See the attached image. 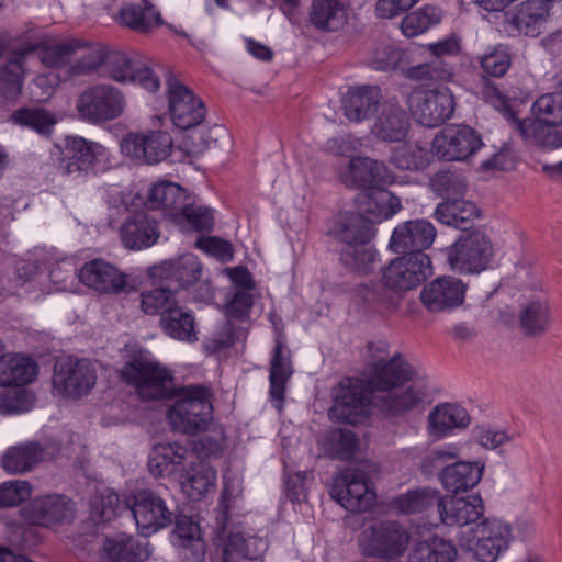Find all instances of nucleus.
I'll use <instances>...</instances> for the list:
<instances>
[{
    "label": "nucleus",
    "instance_id": "nucleus-7",
    "mask_svg": "<svg viewBox=\"0 0 562 562\" xmlns=\"http://www.w3.org/2000/svg\"><path fill=\"white\" fill-rule=\"evenodd\" d=\"M80 116L91 123H102L117 119L124 111L123 93L111 85H94L87 88L77 100Z\"/></svg>",
    "mask_w": 562,
    "mask_h": 562
},
{
    "label": "nucleus",
    "instance_id": "nucleus-22",
    "mask_svg": "<svg viewBox=\"0 0 562 562\" xmlns=\"http://www.w3.org/2000/svg\"><path fill=\"white\" fill-rule=\"evenodd\" d=\"M25 514L34 525L66 524L75 517V504L65 495L48 494L34 498L25 509Z\"/></svg>",
    "mask_w": 562,
    "mask_h": 562
},
{
    "label": "nucleus",
    "instance_id": "nucleus-41",
    "mask_svg": "<svg viewBox=\"0 0 562 562\" xmlns=\"http://www.w3.org/2000/svg\"><path fill=\"white\" fill-rule=\"evenodd\" d=\"M471 417L465 408L458 404L437 405L428 415V429L435 437H445L454 428H467Z\"/></svg>",
    "mask_w": 562,
    "mask_h": 562
},
{
    "label": "nucleus",
    "instance_id": "nucleus-54",
    "mask_svg": "<svg viewBox=\"0 0 562 562\" xmlns=\"http://www.w3.org/2000/svg\"><path fill=\"white\" fill-rule=\"evenodd\" d=\"M532 119L552 125H562V92L544 93L536 99L532 104Z\"/></svg>",
    "mask_w": 562,
    "mask_h": 562
},
{
    "label": "nucleus",
    "instance_id": "nucleus-44",
    "mask_svg": "<svg viewBox=\"0 0 562 562\" xmlns=\"http://www.w3.org/2000/svg\"><path fill=\"white\" fill-rule=\"evenodd\" d=\"M308 19L311 24L324 32H335L347 21V9L339 0H313Z\"/></svg>",
    "mask_w": 562,
    "mask_h": 562
},
{
    "label": "nucleus",
    "instance_id": "nucleus-19",
    "mask_svg": "<svg viewBox=\"0 0 562 562\" xmlns=\"http://www.w3.org/2000/svg\"><path fill=\"white\" fill-rule=\"evenodd\" d=\"M131 509L137 528L145 536L167 527L173 517L166 502L150 490H143L136 493Z\"/></svg>",
    "mask_w": 562,
    "mask_h": 562
},
{
    "label": "nucleus",
    "instance_id": "nucleus-5",
    "mask_svg": "<svg viewBox=\"0 0 562 562\" xmlns=\"http://www.w3.org/2000/svg\"><path fill=\"white\" fill-rule=\"evenodd\" d=\"M408 543V532L395 521L373 524L361 531L358 540L363 557L386 561L402 557Z\"/></svg>",
    "mask_w": 562,
    "mask_h": 562
},
{
    "label": "nucleus",
    "instance_id": "nucleus-37",
    "mask_svg": "<svg viewBox=\"0 0 562 562\" xmlns=\"http://www.w3.org/2000/svg\"><path fill=\"white\" fill-rule=\"evenodd\" d=\"M484 467L477 462L459 461L445 467L440 474L443 487L451 493L467 492L479 484Z\"/></svg>",
    "mask_w": 562,
    "mask_h": 562
},
{
    "label": "nucleus",
    "instance_id": "nucleus-50",
    "mask_svg": "<svg viewBox=\"0 0 562 562\" xmlns=\"http://www.w3.org/2000/svg\"><path fill=\"white\" fill-rule=\"evenodd\" d=\"M246 339V329L233 322L225 321L203 342L204 352L220 355L228 350L236 341Z\"/></svg>",
    "mask_w": 562,
    "mask_h": 562
},
{
    "label": "nucleus",
    "instance_id": "nucleus-53",
    "mask_svg": "<svg viewBox=\"0 0 562 562\" xmlns=\"http://www.w3.org/2000/svg\"><path fill=\"white\" fill-rule=\"evenodd\" d=\"M358 439L348 429H333L326 434L324 448L335 459L349 460L356 453Z\"/></svg>",
    "mask_w": 562,
    "mask_h": 562
},
{
    "label": "nucleus",
    "instance_id": "nucleus-6",
    "mask_svg": "<svg viewBox=\"0 0 562 562\" xmlns=\"http://www.w3.org/2000/svg\"><path fill=\"white\" fill-rule=\"evenodd\" d=\"M493 257V246L481 229L461 236L448 249V262L459 273H480Z\"/></svg>",
    "mask_w": 562,
    "mask_h": 562
},
{
    "label": "nucleus",
    "instance_id": "nucleus-13",
    "mask_svg": "<svg viewBox=\"0 0 562 562\" xmlns=\"http://www.w3.org/2000/svg\"><path fill=\"white\" fill-rule=\"evenodd\" d=\"M94 366L87 359L67 358L58 361L53 375L54 390L67 397L86 395L95 384Z\"/></svg>",
    "mask_w": 562,
    "mask_h": 562
},
{
    "label": "nucleus",
    "instance_id": "nucleus-51",
    "mask_svg": "<svg viewBox=\"0 0 562 562\" xmlns=\"http://www.w3.org/2000/svg\"><path fill=\"white\" fill-rule=\"evenodd\" d=\"M11 120L45 136L52 133L57 123V119L53 113L40 106L18 109L12 113Z\"/></svg>",
    "mask_w": 562,
    "mask_h": 562
},
{
    "label": "nucleus",
    "instance_id": "nucleus-30",
    "mask_svg": "<svg viewBox=\"0 0 562 562\" xmlns=\"http://www.w3.org/2000/svg\"><path fill=\"white\" fill-rule=\"evenodd\" d=\"M358 211L374 223L389 220L402 210V203L398 196L389 190L373 188L369 192L362 193L357 198Z\"/></svg>",
    "mask_w": 562,
    "mask_h": 562
},
{
    "label": "nucleus",
    "instance_id": "nucleus-62",
    "mask_svg": "<svg viewBox=\"0 0 562 562\" xmlns=\"http://www.w3.org/2000/svg\"><path fill=\"white\" fill-rule=\"evenodd\" d=\"M78 41L56 43L49 46L35 47L38 59L48 67H60L69 63L75 54Z\"/></svg>",
    "mask_w": 562,
    "mask_h": 562
},
{
    "label": "nucleus",
    "instance_id": "nucleus-4",
    "mask_svg": "<svg viewBox=\"0 0 562 562\" xmlns=\"http://www.w3.org/2000/svg\"><path fill=\"white\" fill-rule=\"evenodd\" d=\"M122 379L133 385L143 401L170 398L176 392L171 372L156 361L135 359L124 364Z\"/></svg>",
    "mask_w": 562,
    "mask_h": 562
},
{
    "label": "nucleus",
    "instance_id": "nucleus-57",
    "mask_svg": "<svg viewBox=\"0 0 562 562\" xmlns=\"http://www.w3.org/2000/svg\"><path fill=\"white\" fill-rule=\"evenodd\" d=\"M173 221L179 224L186 222L194 231H211L214 225L212 210L194 204L190 196L187 198L183 209H180Z\"/></svg>",
    "mask_w": 562,
    "mask_h": 562
},
{
    "label": "nucleus",
    "instance_id": "nucleus-33",
    "mask_svg": "<svg viewBox=\"0 0 562 562\" xmlns=\"http://www.w3.org/2000/svg\"><path fill=\"white\" fill-rule=\"evenodd\" d=\"M35 46H27L0 67V100L15 102L22 93L25 79V56L33 53Z\"/></svg>",
    "mask_w": 562,
    "mask_h": 562
},
{
    "label": "nucleus",
    "instance_id": "nucleus-17",
    "mask_svg": "<svg viewBox=\"0 0 562 562\" xmlns=\"http://www.w3.org/2000/svg\"><path fill=\"white\" fill-rule=\"evenodd\" d=\"M104 75L116 82L138 83L149 92L160 87L159 77L146 64L122 52H109Z\"/></svg>",
    "mask_w": 562,
    "mask_h": 562
},
{
    "label": "nucleus",
    "instance_id": "nucleus-49",
    "mask_svg": "<svg viewBox=\"0 0 562 562\" xmlns=\"http://www.w3.org/2000/svg\"><path fill=\"white\" fill-rule=\"evenodd\" d=\"M442 497L435 488L423 487L400 495L394 499V506L402 514H415L436 506L439 513Z\"/></svg>",
    "mask_w": 562,
    "mask_h": 562
},
{
    "label": "nucleus",
    "instance_id": "nucleus-25",
    "mask_svg": "<svg viewBox=\"0 0 562 562\" xmlns=\"http://www.w3.org/2000/svg\"><path fill=\"white\" fill-rule=\"evenodd\" d=\"M158 222L147 213L138 212L125 218L120 227V238L125 248L140 250L157 243Z\"/></svg>",
    "mask_w": 562,
    "mask_h": 562
},
{
    "label": "nucleus",
    "instance_id": "nucleus-32",
    "mask_svg": "<svg viewBox=\"0 0 562 562\" xmlns=\"http://www.w3.org/2000/svg\"><path fill=\"white\" fill-rule=\"evenodd\" d=\"M148 551L132 536L116 533L108 536L100 549V562H144Z\"/></svg>",
    "mask_w": 562,
    "mask_h": 562
},
{
    "label": "nucleus",
    "instance_id": "nucleus-60",
    "mask_svg": "<svg viewBox=\"0 0 562 562\" xmlns=\"http://www.w3.org/2000/svg\"><path fill=\"white\" fill-rule=\"evenodd\" d=\"M120 509V497L111 490L94 495L90 502V516L95 522L112 520Z\"/></svg>",
    "mask_w": 562,
    "mask_h": 562
},
{
    "label": "nucleus",
    "instance_id": "nucleus-26",
    "mask_svg": "<svg viewBox=\"0 0 562 562\" xmlns=\"http://www.w3.org/2000/svg\"><path fill=\"white\" fill-rule=\"evenodd\" d=\"M171 542L179 557L184 561L202 562L205 555V542L201 537L199 524L191 517L177 516Z\"/></svg>",
    "mask_w": 562,
    "mask_h": 562
},
{
    "label": "nucleus",
    "instance_id": "nucleus-46",
    "mask_svg": "<svg viewBox=\"0 0 562 562\" xmlns=\"http://www.w3.org/2000/svg\"><path fill=\"white\" fill-rule=\"evenodd\" d=\"M335 236L346 245L368 244L373 236V226L359 211L345 213L337 220Z\"/></svg>",
    "mask_w": 562,
    "mask_h": 562
},
{
    "label": "nucleus",
    "instance_id": "nucleus-3",
    "mask_svg": "<svg viewBox=\"0 0 562 562\" xmlns=\"http://www.w3.org/2000/svg\"><path fill=\"white\" fill-rule=\"evenodd\" d=\"M52 156L59 175L77 180L98 172L106 158V149L83 137L68 136L64 147L55 146Z\"/></svg>",
    "mask_w": 562,
    "mask_h": 562
},
{
    "label": "nucleus",
    "instance_id": "nucleus-21",
    "mask_svg": "<svg viewBox=\"0 0 562 562\" xmlns=\"http://www.w3.org/2000/svg\"><path fill=\"white\" fill-rule=\"evenodd\" d=\"M465 284L454 277H440L424 286L422 304L431 313L448 312L464 301Z\"/></svg>",
    "mask_w": 562,
    "mask_h": 562
},
{
    "label": "nucleus",
    "instance_id": "nucleus-34",
    "mask_svg": "<svg viewBox=\"0 0 562 562\" xmlns=\"http://www.w3.org/2000/svg\"><path fill=\"white\" fill-rule=\"evenodd\" d=\"M120 25L133 31L146 33L162 24L160 13L148 0L124 3L116 16Z\"/></svg>",
    "mask_w": 562,
    "mask_h": 562
},
{
    "label": "nucleus",
    "instance_id": "nucleus-10",
    "mask_svg": "<svg viewBox=\"0 0 562 562\" xmlns=\"http://www.w3.org/2000/svg\"><path fill=\"white\" fill-rule=\"evenodd\" d=\"M330 495L350 512H364L375 499L374 492L369 487L368 474L356 468H347L335 477Z\"/></svg>",
    "mask_w": 562,
    "mask_h": 562
},
{
    "label": "nucleus",
    "instance_id": "nucleus-59",
    "mask_svg": "<svg viewBox=\"0 0 562 562\" xmlns=\"http://www.w3.org/2000/svg\"><path fill=\"white\" fill-rule=\"evenodd\" d=\"M391 162L402 170H422L429 162L428 151L417 145L404 144L393 151Z\"/></svg>",
    "mask_w": 562,
    "mask_h": 562
},
{
    "label": "nucleus",
    "instance_id": "nucleus-35",
    "mask_svg": "<svg viewBox=\"0 0 562 562\" xmlns=\"http://www.w3.org/2000/svg\"><path fill=\"white\" fill-rule=\"evenodd\" d=\"M182 491L192 501H200L216 481V471L198 458L190 460L186 468L181 469L179 477Z\"/></svg>",
    "mask_w": 562,
    "mask_h": 562
},
{
    "label": "nucleus",
    "instance_id": "nucleus-24",
    "mask_svg": "<svg viewBox=\"0 0 562 562\" xmlns=\"http://www.w3.org/2000/svg\"><path fill=\"white\" fill-rule=\"evenodd\" d=\"M409 116L406 111L393 100L381 104L380 112L372 125V134L383 142H403L409 131Z\"/></svg>",
    "mask_w": 562,
    "mask_h": 562
},
{
    "label": "nucleus",
    "instance_id": "nucleus-12",
    "mask_svg": "<svg viewBox=\"0 0 562 562\" xmlns=\"http://www.w3.org/2000/svg\"><path fill=\"white\" fill-rule=\"evenodd\" d=\"M407 102L413 117L426 127L445 123L454 111V99L448 88L414 91Z\"/></svg>",
    "mask_w": 562,
    "mask_h": 562
},
{
    "label": "nucleus",
    "instance_id": "nucleus-28",
    "mask_svg": "<svg viewBox=\"0 0 562 562\" xmlns=\"http://www.w3.org/2000/svg\"><path fill=\"white\" fill-rule=\"evenodd\" d=\"M483 501L479 495L442 498L439 505L441 521L448 526H471L482 518Z\"/></svg>",
    "mask_w": 562,
    "mask_h": 562
},
{
    "label": "nucleus",
    "instance_id": "nucleus-14",
    "mask_svg": "<svg viewBox=\"0 0 562 562\" xmlns=\"http://www.w3.org/2000/svg\"><path fill=\"white\" fill-rule=\"evenodd\" d=\"M166 85L168 88V108L172 123L181 130H189L200 125L206 113L202 100L172 75H169L166 79Z\"/></svg>",
    "mask_w": 562,
    "mask_h": 562
},
{
    "label": "nucleus",
    "instance_id": "nucleus-42",
    "mask_svg": "<svg viewBox=\"0 0 562 562\" xmlns=\"http://www.w3.org/2000/svg\"><path fill=\"white\" fill-rule=\"evenodd\" d=\"M187 191L179 184L170 181H161L154 184L147 195L146 205L150 209H159L167 216L175 220L188 198Z\"/></svg>",
    "mask_w": 562,
    "mask_h": 562
},
{
    "label": "nucleus",
    "instance_id": "nucleus-31",
    "mask_svg": "<svg viewBox=\"0 0 562 562\" xmlns=\"http://www.w3.org/2000/svg\"><path fill=\"white\" fill-rule=\"evenodd\" d=\"M434 217L441 224L468 233L480 217V210L473 202L468 200L445 199L435 209Z\"/></svg>",
    "mask_w": 562,
    "mask_h": 562
},
{
    "label": "nucleus",
    "instance_id": "nucleus-43",
    "mask_svg": "<svg viewBox=\"0 0 562 562\" xmlns=\"http://www.w3.org/2000/svg\"><path fill=\"white\" fill-rule=\"evenodd\" d=\"M36 374L37 364L30 357L8 355L0 358L1 386H20L32 383Z\"/></svg>",
    "mask_w": 562,
    "mask_h": 562
},
{
    "label": "nucleus",
    "instance_id": "nucleus-29",
    "mask_svg": "<svg viewBox=\"0 0 562 562\" xmlns=\"http://www.w3.org/2000/svg\"><path fill=\"white\" fill-rule=\"evenodd\" d=\"M382 93L376 86L351 87L342 98L345 116L352 122H361L371 117L380 106Z\"/></svg>",
    "mask_w": 562,
    "mask_h": 562
},
{
    "label": "nucleus",
    "instance_id": "nucleus-11",
    "mask_svg": "<svg viewBox=\"0 0 562 562\" xmlns=\"http://www.w3.org/2000/svg\"><path fill=\"white\" fill-rule=\"evenodd\" d=\"M470 530L472 536L462 537L461 541L481 562H495L508 547L510 528L499 520L483 519Z\"/></svg>",
    "mask_w": 562,
    "mask_h": 562
},
{
    "label": "nucleus",
    "instance_id": "nucleus-45",
    "mask_svg": "<svg viewBox=\"0 0 562 562\" xmlns=\"http://www.w3.org/2000/svg\"><path fill=\"white\" fill-rule=\"evenodd\" d=\"M159 325L162 331L173 339L187 342L198 340L192 312L179 303L159 318Z\"/></svg>",
    "mask_w": 562,
    "mask_h": 562
},
{
    "label": "nucleus",
    "instance_id": "nucleus-40",
    "mask_svg": "<svg viewBox=\"0 0 562 562\" xmlns=\"http://www.w3.org/2000/svg\"><path fill=\"white\" fill-rule=\"evenodd\" d=\"M269 373L270 397L274 407L280 411L284 400L286 382L293 373L290 352L280 340L276 342Z\"/></svg>",
    "mask_w": 562,
    "mask_h": 562
},
{
    "label": "nucleus",
    "instance_id": "nucleus-36",
    "mask_svg": "<svg viewBox=\"0 0 562 562\" xmlns=\"http://www.w3.org/2000/svg\"><path fill=\"white\" fill-rule=\"evenodd\" d=\"M196 459L195 453L178 442L156 445L149 456L148 467L154 475L171 472L170 467L186 468L190 460Z\"/></svg>",
    "mask_w": 562,
    "mask_h": 562
},
{
    "label": "nucleus",
    "instance_id": "nucleus-23",
    "mask_svg": "<svg viewBox=\"0 0 562 562\" xmlns=\"http://www.w3.org/2000/svg\"><path fill=\"white\" fill-rule=\"evenodd\" d=\"M79 280L100 293L120 294L127 288V277L103 259L86 262L79 270Z\"/></svg>",
    "mask_w": 562,
    "mask_h": 562
},
{
    "label": "nucleus",
    "instance_id": "nucleus-20",
    "mask_svg": "<svg viewBox=\"0 0 562 562\" xmlns=\"http://www.w3.org/2000/svg\"><path fill=\"white\" fill-rule=\"evenodd\" d=\"M122 151L148 165L165 160L171 153L172 137L162 131L130 134L121 143Z\"/></svg>",
    "mask_w": 562,
    "mask_h": 562
},
{
    "label": "nucleus",
    "instance_id": "nucleus-15",
    "mask_svg": "<svg viewBox=\"0 0 562 562\" xmlns=\"http://www.w3.org/2000/svg\"><path fill=\"white\" fill-rule=\"evenodd\" d=\"M60 451L56 442L26 441L9 447L1 458L3 470L20 475L34 470L40 463L55 459Z\"/></svg>",
    "mask_w": 562,
    "mask_h": 562
},
{
    "label": "nucleus",
    "instance_id": "nucleus-47",
    "mask_svg": "<svg viewBox=\"0 0 562 562\" xmlns=\"http://www.w3.org/2000/svg\"><path fill=\"white\" fill-rule=\"evenodd\" d=\"M519 326L528 337H539L546 334L552 323L551 310L543 301H531L521 306Z\"/></svg>",
    "mask_w": 562,
    "mask_h": 562
},
{
    "label": "nucleus",
    "instance_id": "nucleus-9",
    "mask_svg": "<svg viewBox=\"0 0 562 562\" xmlns=\"http://www.w3.org/2000/svg\"><path fill=\"white\" fill-rule=\"evenodd\" d=\"M431 273V261L427 254L402 255L383 269L382 281L390 290L405 292L418 286Z\"/></svg>",
    "mask_w": 562,
    "mask_h": 562
},
{
    "label": "nucleus",
    "instance_id": "nucleus-58",
    "mask_svg": "<svg viewBox=\"0 0 562 562\" xmlns=\"http://www.w3.org/2000/svg\"><path fill=\"white\" fill-rule=\"evenodd\" d=\"M440 16L434 7H424L408 13L401 23L402 32L407 37L417 36L426 32L431 25L439 23Z\"/></svg>",
    "mask_w": 562,
    "mask_h": 562
},
{
    "label": "nucleus",
    "instance_id": "nucleus-52",
    "mask_svg": "<svg viewBox=\"0 0 562 562\" xmlns=\"http://www.w3.org/2000/svg\"><path fill=\"white\" fill-rule=\"evenodd\" d=\"M454 76V66L446 59L432 58L407 69V77L422 82L449 81Z\"/></svg>",
    "mask_w": 562,
    "mask_h": 562
},
{
    "label": "nucleus",
    "instance_id": "nucleus-64",
    "mask_svg": "<svg viewBox=\"0 0 562 562\" xmlns=\"http://www.w3.org/2000/svg\"><path fill=\"white\" fill-rule=\"evenodd\" d=\"M31 496V484L22 480L0 484V507H15Z\"/></svg>",
    "mask_w": 562,
    "mask_h": 562
},
{
    "label": "nucleus",
    "instance_id": "nucleus-1",
    "mask_svg": "<svg viewBox=\"0 0 562 562\" xmlns=\"http://www.w3.org/2000/svg\"><path fill=\"white\" fill-rule=\"evenodd\" d=\"M368 349L376 360L370 363L366 381L345 378L335 390L329 418L337 423L357 425L367 414L372 396L373 405L387 418L396 419L417 408L427 395V383L415 368L396 352L387 361V344L369 342Z\"/></svg>",
    "mask_w": 562,
    "mask_h": 562
},
{
    "label": "nucleus",
    "instance_id": "nucleus-38",
    "mask_svg": "<svg viewBox=\"0 0 562 562\" xmlns=\"http://www.w3.org/2000/svg\"><path fill=\"white\" fill-rule=\"evenodd\" d=\"M512 117L513 128L519 135L529 142L547 150H552L562 146V130L559 125L547 124L538 121L519 120L514 117V113H509Z\"/></svg>",
    "mask_w": 562,
    "mask_h": 562
},
{
    "label": "nucleus",
    "instance_id": "nucleus-18",
    "mask_svg": "<svg viewBox=\"0 0 562 562\" xmlns=\"http://www.w3.org/2000/svg\"><path fill=\"white\" fill-rule=\"evenodd\" d=\"M437 236L431 222L425 218H415L400 223L393 229L389 247L398 255L426 254Z\"/></svg>",
    "mask_w": 562,
    "mask_h": 562
},
{
    "label": "nucleus",
    "instance_id": "nucleus-55",
    "mask_svg": "<svg viewBox=\"0 0 562 562\" xmlns=\"http://www.w3.org/2000/svg\"><path fill=\"white\" fill-rule=\"evenodd\" d=\"M477 61L483 70V77L501 78L512 66L510 48L505 44H498L477 56Z\"/></svg>",
    "mask_w": 562,
    "mask_h": 562
},
{
    "label": "nucleus",
    "instance_id": "nucleus-48",
    "mask_svg": "<svg viewBox=\"0 0 562 562\" xmlns=\"http://www.w3.org/2000/svg\"><path fill=\"white\" fill-rule=\"evenodd\" d=\"M109 48L100 43H81L78 41L75 54H78L76 63L70 67L74 76H88L104 69Z\"/></svg>",
    "mask_w": 562,
    "mask_h": 562
},
{
    "label": "nucleus",
    "instance_id": "nucleus-63",
    "mask_svg": "<svg viewBox=\"0 0 562 562\" xmlns=\"http://www.w3.org/2000/svg\"><path fill=\"white\" fill-rule=\"evenodd\" d=\"M431 187L438 194L446 199H459L467 190V181L463 176L451 171H440L431 179Z\"/></svg>",
    "mask_w": 562,
    "mask_h": 562
},
{
    "label": "nucleus",
    "instance_id": "nucleus-27",
    "mask_svg": "<svg viewBox=\"0 0 562 562\" xmlns=\"http://www.w3.org/2000/svg\"><path fill=\"white\" fill-rule=\"evenodd\" d=\"M344 181L349 187L373 189L378 184L394 183L395 176L382 161L369 157H355L349 161V172Z\"/></svg>",
    "mask_w": 562,
    "mask_h": 562
},
{
    "label": "nucleus",
    "instance_id": "nucleus-2",
    "mask_svg": "<svg viewBox=\"0 0 562 562\" xmlns=\"http://www.w3.org/2000/svg\"><path fill=\"white\" fill-rule=\"evenodd\" d=\"M175 402L167 412L173 430L184 435L205 431L213 420L211 389L205 385H188L176 389Z\"/></svg>",
    "mask_w": 562,
    "mask_h": 562
},
{
    "label": "nucleus",
    "instance_id": "nucleus-56",
    "mask_svg": "<svg viewBox=\"0 0 562 562\" xmlns=\"http://www.w3.org/2000/svg\"><path fill=\"white\" fill-rule=\"evenodd\" d=\"M175 292L176 290H172L171 286H160L142 292V311L147 315H159L162 317L178 304Z\"/></svg>",
    "mask_w": 562,
    "mask_h": 562
},
{
    "label": "nucleus",
    "instance_id": "nucleus-16",
    "mask_svg": "<svg viewBox=\"0 0 562 562\" xmlns=\"http://www.w3.org/2000/svg\"><path fill=\"white\" fill-rule=\"evenodd\" d=\"M554 4L555 0H521L505 12V23L518 34L536 37L543 32Z\"/></svg>",
    "mask_w": 562,
    "mask_h": 562
},
{
    "label": "nucleus",
    "instance_id": "nucleus-61",
    "mask_svg": "<svg viewBox=\"0 0 562 562\" xmlns=\"http://www.w3.org/2000/svg\"><path fill=\"white\" fill-rule=\"evenodd\" d=\"M340 257L348 268L367 273L375 259V251L368 244H349L341 249Z\"/></svg>",
    "mask_w": 562,
    "mask_h": 562
},
{
    "label": "nucleus",
    "instance_id": "nucleus-8",
    "mask_svg": "<svg viewBox=\"0 0 562 562\" xmlns=\"http://www.w3.org/2000/svg\"><path fill=\"white\" fill-rule=\"evenodd\" d=\"M483 146L481 135L468 125H449L432 139L431 151L446 161H468Z\"/></svg>",
    "mask_w": 562,
    "mask_h": 562
},
{
    "label": "nucleus",
    "instance_id": "nucleus-39",
    "mask_svg": "<svg viewBox=\"0 0 562 562\" xmlns=\"http://www.w3.org/2000/svg\"><path fill=\"white\" fill-rule=\"evenodd\" d=\"M266 542L258 537H245L240 531H229L223 542V562H252L266 550Z\"/></svg>",
    "mask_w": 562,
    "mask_h": 562
}]
</instances>
